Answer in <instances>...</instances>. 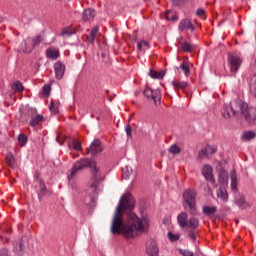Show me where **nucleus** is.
I'll list each match as a JSON object with an SVG mask.
<instances>
[{"instance_id": "nucleus-1", "label": "nucleus", "mask_w": 256, "mask_h": 256, "mask_svg": "<svg viewBox=\"0 0 256 256\" xmlns=\"http://www.w3.org/2000/svg\"><path fill=\"white\" fill-rule=\"evenodd\" d=\"M135 208V198L131 193L124 194L116 207L114 218L110 227L113 235H123L125 239H135L141 235V233H147L149 231L150 220L149 216L144 215L142 217L130 212L128 219L123 221V211H133Z\"/></svg>"}, {"instance_id": "nucleus-2", "label": "nucleus", "mask_w": 256, "mask_h": 256, "mask_svg": "<svg viewBox=\"0 0 256 256\" xmlns=\"http://www.w3.org/2000/svg\"><path fill=\"white\" fill-rule=\"evenodd\" d=\"M87 167H89L93 179V183L89 186L87 193L90 195V200L93 201L99 193V190L97 189V187H99V181H103V170L97 165V161L89 158H82L76 161L70 169L68 181H73L75 175H77L79 171L87 169Z\"/></svg>"}, {"instance_id": "nucleus-3", "label": "nucleus", "mask_w": 256, "mask_h": 256, "mask_svg": "<svg viewBox=\"0 0 256 256\" xmlns=\"http://www.w3.org/2000/svg\"><path fill=\"white\" fill-rule=\"evenodd\" d=\"M241 109H243V101L233 100L229 104L223 106L221 116L224 119H231V117L239 115V113H241Z\"/></svg>"}, {"instance_id": "nucleus-4", "label": "nucleus", "mask_w": 256, "mask_h": 256, "mask_svg": "<svg viewBox=\"0 0 256 256\" xmlns=\"http://www.w3.org/2000/svg\"><path fill=\"white\" fill-rule=\"evenodd\" d=\"M183 199L191 210V214L195 215V211L197 210V192L195 190H185L183 193Z\"/></svg>"}, {"instance_id": "nucleus-5", "label": "nucleus", "mask_w": 256, "mask_h": 256, "mask_svg": "<svg viewBox=\"0 0 256 256\" xmlns=\"http://www.w3.org/2000/svg\"><path fill=\"white\" fill-rule=\"evenodd\" d=\"M240 113L243 115L245 121L249 123V125H255L256 123V108L249 107L247 103L243 102V107L240 110Z\"/></svg>"}, {"instance_id": "nucleus-6", "label": "nucleus", "mask_w": 256, "mask_h": 256, "mask_svg": "<svg viewBox=\"0 0 256 256\" xmlns=\"http://www.w3.org/2000/svg\"><path fill=\"white\" fill-rule=\"evenodd\" d=\"M241 65H243L241 57L235 54H228V67L232 75H235L241 69Z\"/></svg>"}, {"instance_id": "nucleus-7", "label": "nucleus", "mask_w": 256, "mask_h": 256, "mask_svg": "<svg viewBox=\"0 0 256 256\" xmlns=\"http://www.w3.org/2000/svg\"><path fill=\"white\" fill-rule=\"evenodd\" d=\"M41 36H36L35 38H27L24 40L23 45L24 48H22L23 53H32L33 49L35 47H39L41 44Z\"/></svg>"}, {"instance_id": "nucleus-8", "label": "nucleus", "mask_w": 256, "mask_h": 256, "mask_svg": "<svg viewBox=\"0 0 256 256\" xmlns=\"http://www.w3.org/2000/svg\"><path fill=\"white\" fill-rule=\"evenodd\" d=\"M143 93L144 97L154 101L155 105H157V103H161V91L159 89L153 90L151 88H146Z\"/></svg>"}, {"instance_id": "nucleus-9", "label": "nucleus", "mask_w": 256, "mask_h": 256, "mask_svg": "<svg viewBox=\"0 0 256 256\" xmlns=\"http://www.w3.org/2000/svg\"><path fill=\"white\" fill-rule=\"evenodd\" d=\"M87 151L89 155H91V157H97V155H99V153H102L103 151L101 141L99 139L94 140L87 148Z\"/></svg>"}, {"instance_id": "nucleus-10", "label": "nucleus", "mask_w": 256, "mask_h": 256, "mask_svg": "<svg viewBox=\"0 0 256 256\" xmlns=\"http://www.w3.org/2000/svg\"><path fill=\"white\" fill-rule=\"evenodd\" d=\"M178 29L179 31H182V32L191 31V33H193V31H195V25H193V22H191V19L185 18L179 22Z\"/></svg>"}, {"instance_id": "nucleus-11", "label": "nucleus", "mask_w": 256, "mask_h": 256, "mask_svg": "<svg viewBox=\"0 0 256 256\" xmlns=\"http://www.w3.org/2000/svg\"><path fill=\"white\" fill-rule=\"evenodd\" d=\"M37 183H38L37 195H38L39 201H41V199H43V197H45V195L49 193V190H47V185H45V181H43V179L41 178L37 179Z\"/></svg>"}, {"instance_id": "nucleus-12", "label": "nucleus", "mask_w": 256, "mask_h": 256, "mask_svg": "<svg viewBox=\"0 0 256 256\" xmlns=\"http://www.w3.org/2000/svg\"><path fill=\"white\" fill-rule=\"evenodd\" d=\"M146 253L148 256H159V247L157 242L149 241L146 244Z\"/></svg>"}, {"instance_id": "nucleus-13", "label": "nucleus", "mask_w": 256, "mask_h": 256, "mask_svg": "<svg viewBox=\"0 0 256 256\" xmlns=\"http://www.w3.org/2000/svg\"><path fill=\"white\" fill-rule=\"evenodd\" d=\"M202 175L209 183H215V177H213V167L204 165Z\"/></svg>"}, {"instance_id": "nucleus-14", "label": "nucleus", "mask_w": 256, "mask_h": 256, "mask_svg": "<svg viewBox=\"0 0 256 256\" xmlns=\"http://www.w3.org/2000/svg\"><path fill=\"white\" fill-rule=\"evenodd\" d=\"M54 71L56 79H63L65 75V64L61 63V61L56 62L54 64Z\"/></svg>"}, {"instance_id": "nucleus-15", "label": "nucleus", "mask_w": 256, "mask_h": 256, "mask_svg": "<svg viewBox=\"0 0 256 256\" xmlns=\"http://www.w3.org/2000/svg\"><path fill=\"white\" fill-rule=\"evenodd\" d=\"M234 203H236L240 209H247V207H249V202H246L245 196L240 193L235 194Z\"/></svg>"}, {"instance_id": "nucleus-16", "label": "nucleus", "mask_w": 256, "mask_h": 256, "mask_svg": "<svg viewBox=\"0 0 256 256\" xmlns=\"http://www.w3.org/2000/svg\"><path fill=\"white\" fill-rule=\"evenodd\" d=\"M95 10L93 8H88L85 9L82 13V21L87 22V21H93L95 19Z\"/></svg>"}, {"instance_id": "nucleus-17", "label": "nucleus", "mask_w": 256, "mask_h": 256, "mask_svg": "<svg viewBox=\"0 0 256 256\" xmlns=\"http://www.w3.org/2000/svg\"><path fill=\"white\" fill-rule=\"evenodd\" d=\"M177 221H178L179 227H181V229H185V227H187V225H188L187 213L182 212V213L178 214Z\"/></svg>"}, {"instance_id": "nucleus-18", "label": "nucleus", "mask_w": 256, "mask_h": 256, "mask_svg": "<svg viewBox=\"0 0 256 256\" xmlns=\"http://www.w3.org/2000/svg\"><path fill=\"white\" fill-rule=\"evenodd\" d=\"M218 181L221 185H227L229 182V174L225 170H220L218 174Z\"/></svg>"}, {"instance_id": "nucleus-19", "label": "nucleus", "mask_w": 256, "mask_h": 256, "mask_svg": "<svg viewBox=\"0 0 256 256\" xmlns=\"http://www.w3.org/2000/svg\"><path fill=\"white\" fill-rule=\"evenodd\" d=\"M59 55V50L57 49L48 48L46 50V57L48 59H52V61H57V59H59Z\"/></svg>"}, {"instance_id": "nucleus-20", "label": "nucleus", "mask_w": 256, "mask_h": 256, "mask_svg": "<svg viewBox=\"0 0 256 256\" xmlns=\"http://www.w3.org/2000/svg\"><path fill=\"white\" fill-rule=\"evenodd\" d=\"M217 197L220 201L227 202L229 201V194H227V190L223 187H220L217 191Z\"/></svg>"}, {"instance_id": "nucleus-21", "label": "nucleus", "mask_w": 256, "mask_h": 256, "mask_svg": "<svg viewBox=\"0 0 256 256\" xmlns=\"http://www.w3.org/2000/svg\"><path fill=\"white\" fill-rule=\"evenodd\" d=\"M213 153H217V148L207 146L204 150L199 152V157H207V155H213Z\"/></svg>"}, {"instance_id": "nucleus-22", "label": "nucleus", "mask_w": 256, "mask_h": 256, "mask_svg": "<svg viewBox=\"0 0 256 256\" xmlns=\"http://www.w3.org/2000/svg\"><path fill=\"white\" fill-rule=\"evenodd\" d=\"M230 179L232 191H237V172L235 170L230 172Z\"/></svg>"}, {"instance_id": "nucleus-23", "label": "nucleus", "mask_w": 256, "mask_h": 256, "mask_svg": "<svg viewBox=\"0 0 256 256\" xmlns=\"http://www.w3.org/2000/svg\"><path fill=\"white\" fill-rule=\"evenodd\" d=\"M149 77L151 79H163L165 77V72L164 71H155V70H150L148 73Z\"/></svg>"}, {"instance_id": "nucleus-24", "label": "nucleus", "mask_w": 256, "mask_h": 256, "mask_svg": "<svg viewBox=\"0 0 256 256\" xmlns=\"http://www.w3.org/2000/svg\"><path fill=\"white\" fill-rule=\"evenodd\" d=\"M187 227H190L192 231H195L199 227V219L190 217Z\"/></svg>"}, {"instance_id": "nucleus-25", "label": "nucleus", "mask_w": 256, "mask_h": 256, "mask_svg": "<svg viewBox=\"0 0 256 256\" xmlns=\"http://www.w3.org/2000/svg\"><path fill=\"white\" fill-rule=\"evenodd\" d=\"M255 137H256L255 132L249 130L243 133L242 141H252V139H255Z\"/></svg>"}, {"instance_id": "nucleus-26", "label": "nucleus", "mask_w": 256, "mask_h": 256, "mask_svg": "<svg viewBox=\"0 0 256 256\" xmlns=\"http://www.w3.org/2000/svg\"><path fill=\"white\" fill-rule=\"evenodd\" d=\"M12 89L15 93H23L25 88L23 87V83L16 81L12 84Z\"/></svg>"}, {"instance_id": "nucleus-27", "label": "nucleus", "mask_w": 256, "mask_h": 256, "mask_svg": "<svg viewBox=\"0 0 256 256\" xmlns=\"http://www.w3.org/2000/svg\"><path fill=\"white\" fill-rule=\"evenodd\" d=\"M41 121H43V115L38 114L30 120V126L37 127Z\"/></svg>"}, {"instance_id": "nucleus-28", "label": "nucleus", "mask_w": 256, "mask_h": 256, "mask_svg": "<svg viewBox=\"0 0 256 256\" xmlns=\"http://www.w3.org/2000/svg\"><path fill=\"white\" fill-rule=\"evenodd\" d=\"M202 211H203L204 215H213V214L216 213L217 207H215V206H213V207H211V206H204L202 208Z\"/></svg>"}, {"instance_id": "nucleus-29", "label": "nucleus", "mask_w": 256, "mask_h": 256, "mask_svg": "<svg viewBox=\"0 0 256 256\" xmlns=\"http://www.w3.org/2000/svg\"><path fill=\"white\" fill-rule=\"evenodd\" d=\"M171 83H172L174 89H185L187 87V82H185V81L179 82L177 80H174Z\"/></svg>"}, {"instance_id": "nucleus-30", "label": "nucleus", "mask_w": 256, "mask_h": 256, "mask_svg": "<svg viewBox=\"0 0 256 256\" xmlns=\"http://www.w3.org/2000/svg\"><path fill=\"white\" fill-rule=\"evenodd\" d=\"M181 47L184 53H191L194 50L193 45H191V43L188 42H183Z\"/></svg>"}, {"instance_id": "nucleus-31", "label": "nucleus", "mask_w": 256, "mask_h": 256, "mask_svg": "<svg viewBox=\"0 0 256 256\" xmlns=\"http://www.w3.org/2000/svg\"><path fill=\"white\" fill-rule=\"evenodd\" d=\"M168 152L171 155H179V153H181V148H179L177 144H173L172 146L169 147Z\"/></svg>"}, {"instance_id": "nucleus-32", "label": "nucleus", "mask_w": 256, "mask_h": 256, "mask_svg": "<svg viewBox=\"0 0 256 256\" xmlns=\"http://www.w3.org/2000/svg\"><path fill=\"white\" fill-rule=\"evenodd\" d=\"M179 69L183 71L186 77H189L190 69H189V64H187V62H183L180 65Z\"/></svg>"}, {"instance_id": "nucleus-33", "label": "nucleus", "mask_w": 256, "mask_h": 256, "mask_svg": "<svg viewBox=\"0 0 256 256\" xmlns=\"http://www.w3.org/2000/svg\"><path fill=\"white\" fill-rule=\"evenodd\" d=\"M27 140V135L20 134L18 136V143H20V147H25V145H27Z\"/></svg>"}, {"instance_id": "nucleus-34", "label": "nucleus", "mask_w": 256, "mask_h": 256, "mask_svg": "<svg viewBox=\"0 0 256 256\" xmlns=\"http://www.w3.org/2000/svg\"><path fill=\"white\" fill-rule=\"evenodd\" d=\"M51 93V86L49 84H45L42 88V97H49Z\"/></svg>"}, {"instance_id": "nucleus-35", "label": "nucleus", "mask_w": 256, "mask_h": 256, "mask_svg": "<svg viewBox=\"0 0 256 256\" xmlns=\"http://www.w3.org/2000/svg\"><path fill=\"white\" fill-rule=\"evenodd\" d=\"M167 21H176L177 15L173 11L168 10L165 15Z\"/></svg>"}, {"instance_id": "nucleus-36", "label": "nucleus", "mask_w": 256, "mask_h": 256, "mask_svg": "<svg viewBox=\"0 0 256 256\" xmlns=\"http://www.w3.org/2000/svg\"><path fill=\"white\" fill-rule=\"evenodd\" d=\"M6 163H8L10 167H13L15 165V157L13 156V154L11 153L7 154Z\"/></svg>"}, {"instance_id": "nucleus-37", "label": "nucleus", "mask_w": 256, "mask_h": 256, "mask_svg": "<svg viewBox=\"0 0 256 256\" xmlns=\"http://www.w3.org/2000/svg\"><path fill=\"white\" fill-rule=\"evenodd\" d=\"M49 111H51V113H54V115H57V113H59V110L57 109V102L51 101L49 105Z\"/></svg>"}, {"instance_id": "nucleus-38", "label": "nucleus", "mask_w": 256, "mask_h": 256, "mask_svg": "<svg viewBox=\"0 0 256 256\" xmlns=\"http://www.w3.org/2000/svg\"><path fill=\"white\" fill-rule=\"evenodd\" d=\"M167 237L171 243H175V241H179V234H173V232H168Z\"/></svg>"}, {"instance_id": "nucleus-39", "label": "nucleus", "mask_w": 256, "mask_h": 256, "mask_svg": "<svg viewBox=\"0 0 256 256\" xmlns=\"http://www.w3.org/2000/svg\"><path fill=\"white\" fill-rule=\"evenodd\" d=\"M131 170H129V167L123 168L122 169V179H128L131 177Z\"/></svg>"}, {"instance_id": "nucleus-40", "label": "nucleus", "mask_w": 256, "mask_h": 256, "mask_svg": "<svg viewBox=\"0 0 256 256\" xmlns=\"http://www.w3.org/2000/svg\"><path fill=\"white\" fill-rule=\"evenodd\" d=\"M72 145H73V149H75V151H82V149H83L81 142L77 141L76 139L73 140Z\"/></svg>"}, {"instance_id": "nucleus-41", "label": "nucleus", "mask_w": 256, "mask_h": 256, "mask_svg": "<svg viewBox=\"0 0 256 256\" xmlns=\"http://www.w3.org/2000/svg\"><path fill=\"white\" fill-rule=\"evenodd\" d=\"M97 33H99V27L95 26L92 28L90 32V36L93 37L94 39H97Z\"/></svg>"}, {"instance_id": "nucleus-42", "label": "nucleus", "mask_w": 256, "mask_h": 256, "mask_svg": "<svg viewBox=\"0 0 256 256\" xmlns=\"http://www.w3.org/2000/svg\"><path fill=\"white\" fill-rule=\"evenodd\" d=\"M180 255L195 256V254L193 252H191L190 250H185V249H180Z\"/></svg>"}, {"instance_id": "nucleus-43", "label": "nucleus", "mask_w": 256, "mask_h": 256, "mask_svg": "<svg viewBox=\"0 0 256 256\" xmlns=\"http://www.w3.org/2000/svg\"><path fill=\"white\" fill-rule=\"evenodd\" d=\"M187 0H172L173 5H175L176 7H179L181 5H183L184 3H186Z\"/></svg>"}, {"instance_id": "nucleus-44", "label": "nucleus", "mask_w": 256, "mask_h": 256, "mask_svg": "<svg viewBox=\"0 0 256 256\" xmlns=\"http://www.w3.org/2000/svg\"><path fill=\"white\" fill-rule=\"evenodd\" d=\"M25 250V246L23 245V243H20L19 244V249L18 248H15L14 251L16 253H18V255H21V251H24Z\"/></svg>"}, {"instance_id": "nucleus-45", "label": "nucleus", "mask_w": 256, "mask_h": 256, "mask_svg": "<svg viewBox=\"0 0 256 256\" xmlns=\"http://www.w3.org/2000/svg\"><path fill=\"white\" fill-rule=\"evenodd\" d=\"M125 132H126L127 137H131V135H132V129H131V126H130V125H127V126H126Z\"/></svg>"}, {"instance_id": "nucleus-46", "label": "nucleus", "mask_w": 256, "mask_h": 256, "mask_svg": "<svg viewBox=\"0 0 256 256\" xmlns=\"http://www.w3.org/2000/svg\"><path fill=\"white\" fill-rule=\"evenodd\" d=\"M188 236L190 239H192V241H195V239H197V235H195V232L193 230H190Z\"/></svg>"}, {"instance_id": "nucleus-47", "label": "nucleus", "mask_w": 256, "mask_h": 256, "mask_svg": "<svg viewBox=\"0 0 256 256\" xmlns=\"http://www.w3.org/2000/svg\"><path fill=\"white\" fill-rule=\"evenodd\" d=\"M196 15H198V17H201V15H205V10H203V8H199L196 11Z\"/></svg>"}, {"instance_id": "nucleus-48", "label": "nucleus", "mask_w": 256, "mask_h": 256, "mask_svg": "<svg viewBox=\"0 0 256 256\" xmlns=\"http://www.w3.org/2000/svg\"><path fill=\"white\" fill-rule=\"evenodd\" d=\"M86 40H87V43H95V38H93V36L88 35Z\"/></svg>"}, {"instance_id": "nucleus-49", "label": "nucleus", "mask_w": 256, "mask_h": 256, "mask_svg": "<svg viewBox=\"0 0 256 256\" xmlns=\"http://www.w3.org/2000/svg\"><path fill=\"white\" fill-rule=\"evenodd\" d=\"M142 47H146V49H149V42L146 40H142Z\"/></svg>"}, {"instance_id": "nucleus-50", "label": "nucleus", "mask_w": 256, "mask_h": 256, "mask_svg": "<svg viewBox=\"0 0 256 256\" xmlns=\"http://www.w3.org/2000/svg\"><path fill=\"white\" fill-rule=\"evenodd\" d=\"M137 49H138V51H143V43H142V41L137 43Z\"/></svg>"}, {"instance_id": "nucleus-51", "label": "nucleus", "mask_w": 256, "mask_h": 256, "mask_svg": "<svg viewBox=\"0 0 256 256\" xmlns=\"http://www.w3.org/2000/svg\"><path fill=\"white\" fill-rule=\"evenodd\" d=\"M56 141H59V137L56 138Z\"/></svg>"}]
</instances>
